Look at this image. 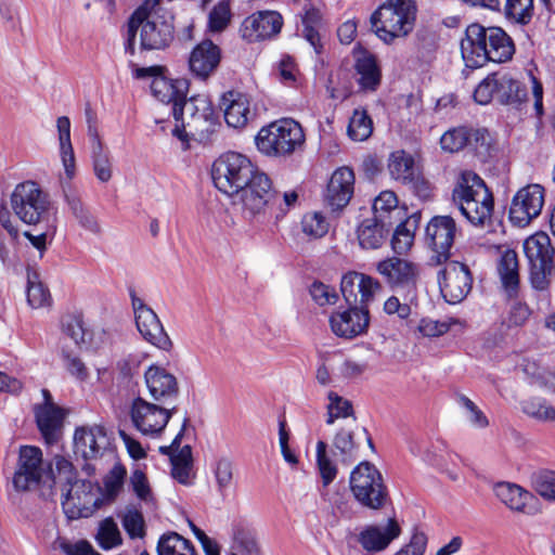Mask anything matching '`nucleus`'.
<instances>
[{"instance_id": "nucleus-22", "label": "nucleus", "mask_w": 555, "mask_h": 555, "mask_svg": "<svg viewBox=\"0 0 555 555\" xmlns=\"http://www.w3.org/2000/svg\"><path fill=\"white\" fill-rule=\"evenodd\" d=\"M189 85L184 78L170 79L164 75L154 77L151 82L152 94L163 103L172 104L171 114L178 122L182 119L189 104L186 99Z\"/></svg>"}, {"instance_id": "nucleus-56", "label": "nucleus", "mask_w": 555, "mask_h": 555, "mask_svg": "<svg viewBox=\"0 0 555 555\" xmlns=\"http://www.w3.org/2000/svg\"><path fill=\"white\" fill-rule=\"evenodd\" d=\"M327 398L330 401L327 405V425L334 424L335 420L339 417L346 418L353 415V406L351 401L343 398L334 391H330Z\"/></svg>"}, {"instance_id": "nucleus-30", "label": "nucleus", "mask_w": 555, "mask_h": 555, "mask_svg": "<svg viewBox=\"0 0 555 555\" xmlns=\"http://www.w3.org/2000/svg\"><path fill=\"white\" fill-rule=\"evenodd\" d=\"M220 105L229 127L238 129L247 125L250 118V100L247 94L230 90L222 94Z\"/></svg>"}, {"instance_id": "nucleus-17", "label": "nucleus", "mask_w": 555, "mask_h": 555, "mask_svg": "<svg viewBox=\"0 0 555 555\" xmlns=\"http://www.w3.org/2000/svg\"><path fill=\"white\" fill-rule=\"evenodd\" d=\"M456 233V222L451 216H434L428 221L424 240L434 253L431 260L437 264L449 260Z\"/></svg>"}, {"instance_id": "nucleus-35", "label": "nucleus", "mask_w": 555, "mask_h": 555, "mask_svg": "<svg viewBox=\"0 0 555 555\" xmlns=\"http://www.w3.org/2000/svg\"><path fill=\"white\" fill-rule=\"evenodd\" d=\"M64 198L74 218L79 225L91 233H100V225L96 218L82 202L78 192L68 184L63 188Z\"/></svg>"}, {"instance_id": "nucleus-16", "label": "nucleus", "mask_w": 555, "mask_h": 555, "mask_svg": "<svg viewBox=\"0 0 555 555\" xmlns=\"http://www.w3.org/2000/svg\"><path fill=\"white\" fill-rule=\"evenodd\" d=\"M438 273V283L443 299L450 305L463 301L473 286V275L467 264L460 261H446Z\"/></svg>"}, {"instance_id": "nucleus-38", "label": "nucleus", "mask_w": 555, "mask_h": 555, "mask_svg": "<svg viewBox=\"0 0 555 555\" xmlns=\"http://www.w3.org/2000/svg\"><path fill=\"white\" fill-rule=\"evenodd\" d=\"M388 170L391 178L404 184L420 168L415 165L413 155L404 150H397L389 155Z\"/></svg>"}, {"instance_id": "nucleus-62", "label": "nucleus", "mask_w": 555, "mask_h": 555, "mask_svg": "<svg viewBox=\"0 0 555 555\" xmlns=\"http://www.w3.org/2000/svg\"><path fill=\"white\" fill-rule=\"evenodd\" d=\"M403 185L408 186L409 190L422 201L431 199L434 196L435 188L433 183L424 177L421 169Z\"/></svg>"}, {"instance_id": "nucleus-2", "label": "nucleus", "mask_w": 555, "mask_h": 555, "mask_svg": "<svg viewBox=\"0 0 555 555\" xmlns=\"http://www.w3.org/2000/svg\"><path fill=\"white\" fill-rule=\"evenodd\" d=\"M159 0H145L129 16L125 39V53L135 54L137 34L140 29V49L142 51L165 50L175 39V26L162 16L150 18L151 11Z\"/></svg>"}, {"instance_id": "nucleus-14", "label": "nucleus", "mask_w": 555, "mask_h": 555, "mask_svg": "<svg viewBox=\"0 0 555 555\" xmlns=\"http://www.w3.org/2000/svg\"><path fill=\"white\" fill-rule=\"evenodd\" d=\"M52 474L51 463L44 465L42 450L35 446H21L12 477L16 491L25 492L38 488L44 477Z\"/></svg>"}, {"instance_id": "nucleus-39", "label": "nucleus", "mask_w": 555, "mask_h": 555, "mask_svg": "<svg viewBox=\"0 0 555 555\" xmlns=\"http://www.w3.org/2000/svg\"><path fill=\"white\" fill-rule=\"evenodd\" d=\"M156 551L157 555H198L194 544L175 531L159 537Z\"/></svg>"}, {"instance_id": "nucleus-63", "label": "nucleus", "mask_w": 555, "mask_h": 555, "mask_svg": "<svg viewBox=\"0 0 555 555\" xmlns=\"http://www.w3.org/2000/svg\"><path fill=\"white\" fill-rule=\"evenodd\" d=\"M532 314V310L530 307L520 300H515L507 313V324L509 327H520L524 326Z\"/></svg>"}, {"instance_id": "nucleus-41", "label": "nucleus", "mask_w": 555, "mask_h": 555, "mask_svg": "<svg viewBox=\"0 0 555 555\" xmlns=\"http://www.w3.org/2000/svg\"><path fill=\"white\" fill-rule=\"evenodd\" d=\"M398 204L399 201L395 192L388 190L380 192L373 202V217L379 219L380 222L393 225L397 221L393 215L400 212Z\"/></svg>"}, {"instance_id": "nucleus-19", "label": "nucleus", "mask_w": 555, "mask_h": 555, "mask_svg": "<svg viewBox=\"0 0 555 555\" xmlns=\"http://www.w3.org/2000/svg\"><path fill=\"white\" fill-rule=\"evenodd\" d=\"M129 414L133 427L144 436H159L168 425V414L160 403H153L141 397L132 400Z\"/></svg>"}, {"instance_id": "nucleus-6", "label": "nucleus", "mask_w": 555, "mask_h": 555, "mask_svg": "<svg viewBox=\"0 0 555 555\" xmlns=\"http://www.w3.org/2000/svg\"><path fill=\"white\" fill-rule=\"evenodd\" d=\"M305 141L301 125L293 118H281L261 127L255 138L257 149L274 157L292 155Z\"/></svg>"}, {"instance_id": "nucleus-44", "label": "nucleus", "mask_w": 555, "mask_h": 555, "mask_svg": "<svg viewBox=\"0 0 555 555\" xmlns=\"http://www.w3.org/2000/svg\"><path fill=\"white\" fill-rule=\"evenodd\" d=\"M301 23L304 26L302 33L305 39L314 48L317 53H321L323 48L319 33V28L322 25L321 11L314 7H310L305 11V14L301 17Z\"/></svg>"}, {"instance_id": "nucleus-27", "label": "nucleus", "mask_w": 555, "mask_h": 555, "mask_svg": "<svg viewBox=\"0 0 555 555\" xmlns=\"http://www.w3.org/2000/svg\"><path fill=\"white\" fill-rule=\"evenodd\" d=\"M34 415L44 443L55 444L62 437L66 411L55 403L48 402L35 405Z\"/></svg>"}, {"instance_id": "nucleus-36", "label": "nucleus", "mask_w": 555, "mask_h": 555, "mask_svg": "<svg viewBox=\"0 0 555 555\" xmlns=\"http://www.w3.org/2000/svg\"><path fill=\"white\" fill-rule=\"evenodd\" d=\"M60 141V155L65 176L70 181L76 175V158L70 141V120L67 116H61L56 120Z\"/></svg>"}, {"instance_id": "nucleus-37", "label": "nucleus", "mask_w": 555, "mask_h": 555, "mask_svg": "<svg viewBox=\"0 0 555 555\" xmlns=\"http://www.w3.org/2000/svg\"><path fill=\"white\" fill-rule=\"evenodd\" d=\"M332 448L333 455L344 465H350L359 457L360 444L351 430L339 429L333 438Z\"/></svg>"}, {"instance_id": "nucleus-7", "label": "nucleus", "mask_w": 555, "mask_h": 555, "mask_svg": "<svg viewBox=\"0 0 555 555\" xmlns=\"http://www.w3.org/2000/svg\"><path fill=\"white\" fill-rule=\"evenodd\" d=\"M185 112L190 120L176 121L172 135L181 141H188L190 134L201 143H209L221 127L219 114L212 103L205 96L196 95L189 99Z\"/></svg>"}, {"instance_id": "nucleus-9", "label": "nucleus", "mask_w": 555, "mask_h": 555, "mask_svg": "<svg viewBox=\"0 0 555 555\" xmlns=\"http://www.w3.org/2000/svg\"><path fill=\"white\" fill-rule=\"evenodd\" d=\"M11 207L22 222L36 225L49 220L52 203L50 195L37 182L27 180L14 188Z\"/></svg>"}, {"instance_id": "nucleus-43", "label": "nucleus", "mask_w": 555, "mask_h": 555, "mask_svg": "<svg viewBox=\"0 0 555 555\" xmlns=\"http://www.w3.org/2000/svg\"><path fill=\"white\" fill-rule=\"evenodd\" d=\"M61 326L63 333L72 338L77 346L91 341L92 333L85 326L82 314H65L61 320Z\"/></svg>"}, {"instance_id": "nucleus-4", "label": "nucleus", "mask_w": 555, "mask_h": 555, "mask_svg": "<svg viewBox=\"0 0 555 555\" xmlns=\"http://www.w3.org/2000/svg\"><path fill=\"white\" fill-rule=\"evenodd\" d=\"M416 17L414 0H386L372 12L370 28L383 43L390 46L414 30Z\"/></svg>"}, {"instance_id": "nucleus-12", "label": "nucleus", "mask_w": 555, "mask_h": 555, "mask_svg": "<svg viewBox=\"0 0 555 555\" xmlns=\"http://www.w3.org/2000/svg\"><path fill=\"white\" fill-rule=\"evenodd\" d=\"M238 194L243 215L249 219L270 221L271 211H276V190L270 177L262 171H256Z\"/></svg>"}, {"instance_id": "nucleus-20", "label": "nucleus", "mask_w": 555, "mask_h": 555, "mask_svg": "<svg viewBox=\"0 0 555 555\" xmlns=\"http://www.w3.org/2000/svg\"><path fill=\"white\" fill-rule=\"evenodd\" d=\"M284 21L276 11H257L243 20L240 35L248 43H256L274 38L281 33Z\"/></svg>"}, {"instance_id": "nucleus-57", "label": "nucleus", "mask_w": 555, "mask_h": 555, "mask_svg": "<svg viewBox=\"0 0 555 555\" xmlns=\"http://www.w3.org/2000/svg\"><path fill=\"white\" fill-rule=\"evenodd\" d=\"M309 294L314 304L320 307L333 306L339 299L338 293L334 286L318 280L313 281L309 286Z\"/></svg>"}, {"instance_id": "nucleus-15", "label": "nucleus", "mask_w": 555, "mask_h": 555, "mask_svg": "<svg viewBox=\"0 0 555 555\" xmlns=\"http://www.w3.org/2000/svg\"><path fill=\"white\" fill-rule=\"evenodd\" d=\"M129 294L134 312L135 325L142 338L158 349L165 351L170 350L172 341L155 311L135 295L134 289H130Z\"/></svg>"}, {"instance_id": "nucleus-10", "label": "nucleus", "mask_w": 555, "mask_h": 555, "mask_svg": "<svg viewBox=\"0 0 555 555\" xmlns=\"http://www.w3.org/2000/svg\"><path fill=\"white\" fill-rule=\"evenodd\" d=\"M524 253L529 267V281L535 291H546L550 287L555 257V249L550 236L537 232L524 242Z\"/></svg>"}, {"instance_id": "nucleus-29", "label": "nucleus", "mask_w": 555, "mask_h": 555, "mask_svg": "<svg viewBox=\"0 0 555 555\" xmlns=\"http://www.w3.org/2000/svg\"><path fill=\"white\" fill-rule=\"evenodd\" d=\"M401 534V527L395 517L389 518L384 530L376 525L365 526L357 537L358 543L367 553H378Z\"/></svg>"}, {"instance_id": "nucleus-47", "label": "nucleus", "mask_w": 555, "mask_h": 555, "mask_svg": "<svg viewBox=\"0 0 555 555\" xmlns=\"http://www.w3.org/2000/svg\"><path fill=\"white\" fill-rule=\"evenodd\" d=\"M327 443L323 440L317 442L315 460L322 486L328 487L337 477L338 468L327 454Z\"/></svg>"}, {"instance_id": "nucleus-61", "label": "nucleus", "mask_w": 555, "mask_h": 555, "mask_svg": "<svg viewBox=\"0 0 555 555\" xmlns=\"http://www.w3.org/2000/svg\"><path fill=\"white\" fill-rule=\"evenodd\" d=\"M121 524L125 531L131 539L143 538L145 535V521L140 511H128L124 515Z\"/></svg>"}, {"instance_id": "nucleus-55", "label": "nucleus", "mask_w": 555, "mask_h": 555, "mask_svg": "<svg viewBox=\"0 0 555 555\" xmlns=\"http://www.w3.org/2000/svg\"><path fill=\"white\" fill-rule=\"evenodd\" d=\"M96 540L103 550H111L122 543L119 529L112 517L101 521Z\"/></svg>"}, {"instance_id": "nucleus-50", "label": "nucleus", "mask_w": 555, "mask_h": 555, "mask_svg": "<svg viewBox=\"0 0 555 555\" xmlns=\"http://www.w3.org/2000/svg\"><path fill=\"white\" fill-rule=\"evenodd\" d=\"M38 280L36 272H28L27 274V302L31 308L38 309L49 306L51 302V294L47 286Z\"/></svg>"}, {"instance_id": "nucleus-42", "label": "nucleus", "mask_w": 555, "mask_h": 555, "mask_svg": "<svg viewBox=\"0 0 555 555\" xmlns=\"http://www.w3.org/2000/svg\"><path fill=\"white\" fill-rule=\"evenodd\" d=\"M373 133V120L367 111L358 107L353 111L347 127L348 137L356 142L367 140Z\"/></svg>"}, {"instance_id": "nucleus-28", "label": "nucleus", "mask_w": 555, "mask_h": 555, "mask_svg": "<svg viewBox=\"0 0 555 555\" xmlns=\"http://www.w3.org/2000/svg\"><path fill=\"white\" fill-rule=\"evenodd\" d=\"M354 181V172L349 167H339L332 173L325 193V202L332 211H339L349 204Z\"/></svg>"}, {"instance_id": "nucleus-48", "label": "nucleus", "mask_w": 555, "mask_h": 555, "mask_svg": "<svg viewBox=\"0 0 555 555\" xmlns=\"http://www.w3.org/2000/svg\"><path fill=\"white\" fill-rule=\"evenodd\" d=\"M470 127L459 126L447 130L440 138V147L448 153H457L469 144Z\"/></svg>"}, {"instance_id": "nucleus-59", "label": "nucleus", "mask_w": 555, "mask_h": 555, "mask_svg": "<svg viewBox=\"0 0 555 555\" xmlns=\"http://www.w3.org/2000/svg\"><path fill=\"white\" fill-rule=\"evenodd\" d=\"M212 472L216 478L218 491L223 495L233 481V463L228 457H221L216 461Z\"/></svg>"}, {"instance_id": "nucleus-25", "label": "nucleus", "mask_w": 555, "mask_h": 555, "mask_svg": "<svg viewBox=\"0 0 555 555\" xmlns=\"http://www.w3.org/2000/svg\"><path fill=\"white\" fill-rule=\"evenodd\" d=\"M144 378L149 392L155 402L170 405L179 397L178 379L165 367L159 365L149 366Z\"/></svg>"}, {"instance_id": "nucleus-31", "label": "nucleus", "mask_w": 555, "mask_h": 555, "mask_svg": "<svg viewBox=\"0 0 555 555\" xmlns=\"http://www.w3.org/2000/svg\"><path fill=\"white\" fill-rule=\"evenodd\" d=\"M496 271L507 298L517 299L520 278L518 255L514 249L507 248L500 255Z\"/></svg>"}, {"instance_id": "nucleus-8", "label": "nucleus", "mask_w": 555, "mask_h": 555, "mask_svg": "<svg viewBox=\"0 0 555 555\" xmlns=\"http://www.w3.org/2000/svg\"><path fill=\"white\" fill-rule=\"evenodd\" d=\"M258 170L247 156L227 152L214 162L211 179L220 192L231 196L238 194Z\"/></svg>"}, {"instance_id": "nucleus-33", "label": "nucleus", "mask_w": 555, "mask_h": 555, "mask_svg": "<svg viewBox=\"0 0 555 555\" xmlns=\"http://www.w3.org/2000/svg\"><path fill=\"white\" fill-rule=\"evenodd\" d=\"M392 227V224L380 222L374 217L365 218L357 228L359 245L363 249L380 248L388 238Z\"/></svg>"}, {"instance_id": "nucleus-5", "label": "nucleus", "mask_w": 555, "mask_h": 555, "mask_svg": "<svg viewBox=\"0 0 555 555\" xmlns=\"http://www.w3.org/2000/svg\"><path fill=\"white\" fill-rule=\"evenodd\" d=\"M349 490L356 502L367 509H383L390 501L382 473L369 461H361L352 468L349 475Z\"/></svg>"}, {"instance_id": "nucleus-24", "label": "nucleus", "mask_w": 555, "mask_h": 555, "mask_svg": "<svg viewBox=\"0 0 555 555\" xmlns=\"http://www.w3.org/2000/svg\"><path fill=\"white\" fill-rule=\"evenodd\" d=\"M380 287L377 280L354 271L344 274L340 282V292L348 306H369Z\"/></svg>"}, {"instance_id": "nucleus-53", "label": "nucleus", "mask_w": 555, "mask_h": 555, "mask_svg": "<svg viewBox=\"0 0 555 555\" xmlns=\"http://www.w3.org/2000/svg\"><path fill=\"white\" fill-rule=\"evenodd\" d=\"M232 17L229 0H220L208 14V29L212 33L223 31L230 24Z\"/></svg>"}, {"instance_id": "nucleus-18", "label": "nucleus", "mask_w": 555, "mask_h": 555, "mask_svg": "<svg viewBox=\"0 0 555 555\" xmlns=\"http://www.w3.org/2000/svg\"><path fill=\"white\" fill-rule=\"evenodd\" d=\"M545 190L542 185L532 183L519 189L514 195L508 218L517 227L528 225L537 218L544 205Z\"/></svg>"}, {"instance_id": "nucleus-26", "label": "nucleus", "mask_w": 555, "mask_h": 555, "mask_svg": "<svg viewBox=\"0 0 555 555\" xmlns=\"http://www.w3.org/2000/svg\"><path fill=\"white\" fill-rule=\"evenodd\" d=\"M353 56V69L359 91L363 93L376 92L383 78L377 56L365 48H361L359 51L354 50Z\"/></svg>"}, {"instance_id": "nucleus-1", "label": "nucleus", "mask_w": 555, "mask_h": 555, "mask_svg": "<svg viewBox=\"0 0 555 555\" xmlns=\"http://www.w3.org/2000/svg\"><path fill=\"white\" fill-rule=\"evenodd\" d=\"M460 48L465 65L473 69L481 68L490 62L507 63L516 53L514 39L504 28L485 26L477 22L467 25Z\"/></svg>"}, {"instance_id": "nucleus-58", "label": "nucleus", "mask_w": 555, "mask_h": 555, "mask_svg": "<svg viewBox=\"0 0 555 555\" xmlns=\"http://www.w3.org/2000/svg\"><path fill=\"white\" fill-rule=\"evenodd\" d=\"M127 475V470L124 465L116 464L109 470V473L104 477L103 485L105 489V498L109 501L115 500V498L119 494L125 478Z\"/></svg>"}, {"instance_id": "nucleus-11", "label": "nucleus", "mask_w": 555, "mask_h": 555, "mask_svg": "<svg viewBox=\"0 0 555 555\" xmlns=\"http://www.w3.org/2000/svg\"><path fill=\"white\" fill-rule=\"evenodd\" d=\"M100 492L99 485L88 479H75L68 485H63L61 506L67 519L76 520L92 516L104 502Z\"/></svg>"}, {"instance_id": "nucleus-13", "label": "nucleus", "mask_w": 555, "mask_h": 555, "mask_svg": "<svg viewBox=\"0 0 555 555\" xmlns=\"http://www.w3.org/2000/svg\"><path fill=\"white\" fill-rule=\"evenodd\" d=\"M376 271L390 289L413 302L417 298L420 270L416 263L400 257H388L376 264Z\"/></svg>"}, {"instance_id": "nucleus-32", "label": "nucleus", "mask_w": 555, "mask_h": 555, "mask_svg": "<svg viewBox=\"0 0 555 555\" xmlns=\"http://www.w3.org/2000/svg\"><path fill=\"white\" fill-rule=\"evenodd\" d=\"M494 99L501 104L519 108L528 100L526 85L513 78L509 74L498 76L494 74Z\"/></svg>"}, {"instance_id": "nucleus-45", "label": "nucleus", "mask_w": 555, "mask_h": 555, "mask_svg": "<svg viewBox=\"0 0 555 555\" xmlns=\"http://www.w3.org/2000/svg\"><path fill=\"white\" fill-rule=\"evenodd\" d=\"M414 217L415 216H412L411 218L401 220L393 230L391 247L395 253L404 254L413 245L414 229L416 228L417 223V219Z\"/></svg>"}, {"instance_id": "nucleus-23", "label": "nucleus", "mask_w": 555, "mask_h": 555, "mask_svg": "<svg viewBox=\"0 0 555 555\" xmlns=\"http://www.w3.org/2000/svg\"><path fill=\"white\" fill-rule=\"evenodd\" d=\"M221 59V48L211 39H204L189 54V70L195 79L206 81L216 73Z\"/></svg>"}, {"instance_id": "nucleus-46", "label": "nucleus", "mask_w": 555, "mask_h": 555, "mask_svg": "<svg viewBox=\"0 0 555 555\" xmlns=\"http://www.w3.org/2000/svg\"><path fill=\"white\" fill-rule=\"evenodd\" d=\"M504 15L516 24L528 25L534 15V0H505Z\"/></svg>"}, {"instance_id": "nucleus-34", "label": "nucleus", "mask_w": 555, "mask_h": 555, "mask_svg": "<svg viewBox=\"0 0 555 555\" xmlns=\"http://www.w3.org/2000/svg\"><path fill=\"white\" fill-rule=\"evenodd\" d=\"M106 435L102 427H80L75 430L74 443L81 451L85 459H96L101 455Z\"/></svg>"}, {"instance_id": "nucleus-3", "label": "nucleus", "mask_w": 555, "mask_h": 555, "mask_svg": "<svg viewBox=\"0 0 555 555\" xmlns=\"http://www.w3.org/2000/svg\"><path fill=\"white\" fill-rule=\"evenodd\" d=\"M452 201L475 227L491 222L494 197L483 179L472 170L461 172L452 190Z\"/></svg>"}, {"instance_id": "nucleus-40", "label": "nucleus", "mask_w": 555, "mask_h": 555, "mask_svg": "<svg viewBox=\"0 0 555 555\" xmlns=\"http://www.w3.org/2000/svg\"><path fill=\"white\" fill-rule=\"evenodd\" d=\"M495 495L508 508L524 512L530 493L522 487L511 482H498L494 487Z\"/></svg>"}, {"instance_id": "nucleus-52", "label": "nucleus", "mask_w": 555, "mask_h": 555, "mask_svg": "<svg viewBox=\"0 0 555 555\" xmlns=\"http://www.w3.org/2000/svg\"><path fill=\"white\" fill-rule=\"evenodd\" d=\"M91 163L95 178L101 183H107L113 177V163L106 149L91 151Z\"/></svg>"}, {"instance_id": "nucleus-49", "label": "nucleus", "mask_w": 555, "mask_h": 555, "mask_svg": "<svg viewBox=\"0 0 555 555\" xmlns=\"http://www.w3.org/2000/svg\"><path fill=\"white\" fill-rule=\"evenodd\" d=\"M520 406L521 411L529 417L541 422L555 421V408L548 404L544 398H528L521 401Z\"/></svg>"}, {"instance_id": "nucleus-54", "label": "nucleus", "mask_w": 555, "mask_h": 555, "mask_svg": "<svg viewBox=\"0 0 555 555\" xmlns=\"http://www.w3.org/2000/svg\"><path fill=\"white\" fill-rule=\"evenodd\" d=\"M301 230L309 238H321L328 232L326 218L318 211L307 212L301 219Z\"/></svg>"}, {"instance_id": "nucleus-60", "label": "nucleus", "mask_w": 555, "mask_h": 555, "mask_svg": "<svg viewBox=\"0 0 555 555\" xmlns=\"http://www.w3.org/2000/svg\"><path fill=\"white\" fill-rule=\"evenodd\" d=\"M234 542L242 555H262L256 534L244 528L234 532Z\"/></svg>"}, {"instance_id": "nucleus-21", "label": "nucleus", "mask_w": 555, "mask_h": 555, "mask_svg": "<svg viewBox=\"0 0 555 555\" xmlns=\"http://www.w3.org/2000/svg\"><path fill=\"white\" fill-rule=\"evenodd\" d=\"M369 306H348L344 311H334L330 317L332 332L339 338L353 339L367 333L370 326Z\"/></svg>"}, {"instance_id": "nucleus-51", "label": "nucleus", "mask_w": 555, "mask_h": 555, "mask_svg": "<svg viewBox=\"0 0 555 555\" xmlns=\"http://www.w3.org/2000/svg\"><path fill=\"white\" fill-rule=\"evenodd\" d=\"M533 490L545 501L555 503V470L542 468L531 476Z\"/></svg>"}, {"instance_id": "nucleus-64", "label": "nucleus", "mask_w": 555, "mask_h": 555, "mask_svg": "<svg viewBox=\"0 0 555 555\" xmlns=\"http://www.w3.org/2000/svg\"><path fill=\"white\" fill-rule=\"evenodd\" d=\"M427 535L422 531H415L410 542L403 545L393 555H424L427 547Z\"/></svg>"}]
</instances>
